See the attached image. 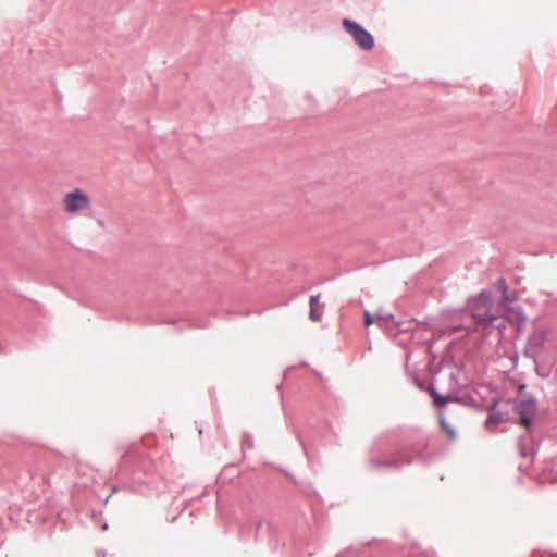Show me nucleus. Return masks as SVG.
Masks as SVG:
<instances>
[{
    "mask_svg": "<svg viewBox=\"0 0 557 557\" xmlns=\"http://www.w3.org/2000/svg\"><path fill=\"white\" fill-rule=\"evenodd\" d=\"M431 436L419 429H406L399 437H388L371 448L369 465L373 468L400 469L412 462L430 463L434 455L428 453Z\"/></svg>",
    "mask_w": 557,
    "mask_h": 557,
    "instance_id": "obj_1",
    "label": "nucleus"
},
{
    "mask_svg": "<svg viewBox=\"0 0 557 557\" xmlns=\"http://www.w3.org/2000/svg\"><path fill=\"white\" fill-rule=\"evenodd\" d=\"M468 310L475 321V326L486 334H491L493 330L502 334L506 329V318L497 314L490 290H482L478 297L470 299Z\"/></svg>",
    "mask_w": 557,
    "mask_h": 557,
    "instance_id": "obj_2",
    "label": "nucleus"
},
{
    "mask_svg": "<svg viewBox=\"0 0 557 557\" xmlns=\"http://www.w3.org/2000/svg\"><path fill=\"white\" fill-rule=\"evenodd\" d=\"M148 458L143 449L141 444H132L122 457L120 472L123 475L128 473L135 474L137 471L145 470Z\"/></svg>",
    "mask_w": 557,
    "mask_h": 557,
    "instance_id": "obj_3",
    "label": "nucleus"
},
{
    "mask_svg": "<svg viewBox=\"0 0 557 557\" xmlns=\"http://www.w3.org/2000/svg\"><path fill=\"white\" fill-rule=\"evenodd\" d=\"M515 412L519 416V422L525 428L529 435L532 433L533 420L537 409L534 397L513 399Z\"/></svg>",
    "mask_w": 557,
    "mask_h": 557,
    "instance_id": "obj_4",
    "label": "nucleus"
},
{
    "mask_svg": "<svg viewBox=\"0 0 557 557\" xmlns=\"http://www.w3.org/2000/svg\"><path fill=\"white\" fill-rule=\"evenodd\" d=\"M342 23L344 29L352 36L360 49L368 51L374 47V37L359 23L349 18H344Z\"/></svg>",
    "mask_w": 557,
    "mask_h": 557,
    "instance_id": "obj_5",
    "label": "nucleus"
},
{
    "mask_svg": "<svg viewBox=\"0 0 557 557\" xmlns=\"http://www.w3.org/2000/svg\"><path fill=\"white\" fill-rule=\"evenodd\" d=\"M547 339V331L544 329L535 330L527 339L524 354L527 357L535 359L539 350L544 346Z\"/></svg>",
    "mask_w": 557,
    "mask_h": 557,
    "instance_id": "obj_6",
    "label": "nucleus"
},
{
    "mask_svg": "<svg viewBox=\"0 0 557 557\" xmlns=\"http://www.w3.org/2000/svg\"><path fill=\"white\" fill-rule=\"evenodd\" d=\"M64 208L67 212H77L89 206L88 196L81 189H76L65 195Z\"/></svg>",
    "mask_w": 557,
    "mask_h": 557,
    "instance_id": "obj_7",
    "label": "nucleus"
},
{
    "mask_svg": "<svg viewBox=\"0 0 557 557\" xmlns=\"http://www.w3.org/2000/svg\"><path fill=\"white\" fill-rule=\"evenodd\" d=\"M426 389L433 398V404L436 408H443L449 401H460L458 396L440 394L433 385H430Z\"/></svg>",
    "mask_w": 557,
    "mask_h": 557,
    "instance_id": "obj_8",
    "label": "nucleus"
},
{
    "mask_svg": "<svg viewBox=\"0 0 557 557\" xmlns=\"http://www.w3.org/2000/svg\"><path fill=\"white\" fill-rule=\"evenodd\" d=\"M496 405L497 403L494 401L490 407V412L485 421L486 428H491L492 425H497L509 420V414L507 412L496 411Z\"/></svg>",
    "mask_w": 557,
    "mask_h": 557,
    "instance_id": "obj_9",
    "label": "nucleus"
},
{
    "mask_svg": "<svg viewBox=\"0 0 557 557\" xmlns=\"http://www.w3.org/2000/svg\"><path fill=\"white\" fill-rule=\"evenodd\" d=\"M518 447L520 455L524 458L533 457L535 454L534 443L532 440L528 442L524 436H520L518 440Z\"/></svg>",
    "mask_w": 557,
    "mask_h": 557,
    "instance_id": "obj_10",
    "label": "nucleus"
},
{
    "mask_svg": "<svg viewBox=\"0 0 557 557\" xmlns=\"http://www.w3.org/2000/svg\"><path fill=\"white\" fill-rule=\"evenodd\" d=\"M497 285L502 290V299L507 304L515 302L517 300V295L515 292H509L506 281L504 278H499L497 281Z\"/></svg>",
    "mask_w": 557,
    "mask_h": 557,
    "instance_id": "obj_11",
    "label": "nucleus"
},
{
    "mask_svg": "<svg viewBox=\"0 0 557 557\" xmlns=\"http://www.w3.org/2000/svg\"><path fill=\"white\" fill-rule=\"evenodd\" d=\"M377 322L379 323H382L383 321L385 320H392L394 322L395 325H400V322L399 321H396L395 319V315L394 314H386V315H380L376 318ZM375 321V317L370 312V311H366L364 312V324L367 326L371 325L373 322Z\"/></svg>",
    "mask_w": 557,
    "mask_h": 557,
    "instance_id": "obj_12",
    "label": "nucleus"
},
{
    "mask_svg": "<svg viewBox=\"0 0 557 557\" xmlns=\"http://www.w3.org/2000/svg\"><path fill=\"white\" fill-rule=\"evenodd\" d=\"M438 421H440V425L441 428L448 434V436L454 440L456 437V432L455 430L449 425V423L446 421L445 417L440 413L438 414Z\"/></svg>",
    "mask_w": 557,
    "mask_h": 557,
    "instance_id": "obj_13",
    "label": "nucleus"
},
{
    "mask_svg": "<svg viewBox=\"0 0 557 557\" xmlns=\"http://www.w3.org/2000/svg\"><path fill=\"white\" fill-rule=\"evenodd\" d=\"M253 447V438L250 434L244 433L242 440V449L245 453L247 449H251Z\"/></svg>",
    "mask_w": 557,
    "mask_h": 557,
    "instance_id": "obj_14",
    "label": "nucleus"
},
{
    "mask_svg": "<svg viewBox=\"0 0 557 557\" xmlns=\"http://www.w3.org/2000/svg\"><path fill=\"white\" fill-rule=\"evenodd\" d=\"M322 317V312L319 311L317 308H310V311H309V318L312 320V321H319Z\"/></svg>",
    "mask_w": 557,
    "mask_h": 557,
    "instance_id": "obj_15",
    "label": "nucleus"
},
{
    "mask_svg": "<svg viewBox=\"0 0 557 557\" xmlns=\"http://www.w3.org/2000/svg\"><path fill=\"white\" fill-rule=\"evenodd\" d=\"M319 302V296L318 295H311L309 299L310 308H317Z\"/></svg>",
    "mask_w": 557,
    "mask_h": 557,
    "instance_id": "obj_16",
    "label": "nucleus"
},
{
    "mask_svg": "<svg viewBox=\"0 0 557 557\" xmlns=\"http://www.w3.org/2000/svg\"><path fill=\"white\" fill-rule=\"evenodd\" d=\"M298 438H299V442H300V444H301V446H302V449H304L305 454L308 456V451H307V448H306V446H305V444H304L302 440H301L300 437H298Z\"/></svg>",
    "mask_w": 557,
    "mask_h": 557,
    "instance_id": "obj_17",
    "label": "nucleus"
},
{
    "mask_svg": "<svg viewBox=\"0 0 557 557\" xmlns=\"http://www.w3.org/2000/svg\"><path fill=\"white\" fill-rule=\"evenodd\" d=\"M97 557H106V553L103 550L97 552Z\"/></svg>",
    "mask_w": 557,
    "mask_h": 557,
    "instance_id": "obj_18",
    "label": "nucleus"
},
{
    "mask_svg": "<svg viewBox=\"0 0 557 557\" xmlns=\"http://www.w3.org/2000/svg\"><path fill=\"white\" fill-rule=\"evenodd\" d=\"M108 528H109L108 523H103V524L101 525V530H102V531L108 530Z\"/></svg>",
    "mask_w": 557,
    "mask_h": 557,
    "instance_id": "obj_19",
    "label": "nucleus"
},
{
    "mask_svg": "<svg viewBox=\"0 0 557 557\" xmlns=\"http://www.w3.org/2000/svg\"><path fill=\"white\" fill-rule=\"evenodd\" d=\"M196 325H197L198 327H206V326H207V324H206V323H197Z\"/></svg>",
    "mask_w": 557,
    "mask_h": 557,
    "instance_id": "obj_20",
    "label": "nucleus"
},
{
    "mask_svg": "<svg viewBox=\"0 0 557 557\" xmlns=\"http://www.w3.org/2000/svg\"><path fill=\"white\" fill-rule=\"evenodd\" d=\"M260 528H261V523L259 522V523L257 524V530H259Z\"/></svg>",
    "mask_w": 557,
    "mask_h": 557,
    "instance_id": "obj_21",
    "label": "nucleus"
}]
</instances>
